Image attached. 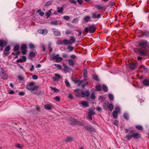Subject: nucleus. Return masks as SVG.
Returning <instances> with one entry per match:
<instances>
[{
    "instance_id": "f257e3e1",
    "label": "nucleus",
    "mask_w": 149,
    "mask_h": 149,
    "mask_svg": "<svg viewBox=\"0 0 149 149\" xmlns=\"http://www.w3.org/2000/svg\"><path fill=\"white\" fill-rule=\"evenodd\" d=\"M49 58L51 60L54 61L56 62L60 63L63 60L62 58L58 54H52L49 55Z\"/></svg>"
},
{
    "instance_id": "f03ea898",
    "label": "nucleus",
    "mask_w": 149,
    "mask_h": 149,
    "mask_svg": "<svg viewBox=\"0 0 149 149\" xmlns=\"http://www.w3.org/2000/svg\"><path fill=\"white\" fill-rule=\"evenodd\" d=\"M140 135L138 133H135L132 134L131 135L127 134L126 135L125 138L128 140L131 139L132 138H134L135 139H137L140 137Z\"/></svg>"
},
{
    "instance_id": "7ed1b4c3",
    "label": "nucleus",
    "mask_w": 149,
    "mask_h": 149,
    "mask_svg": "<svg viewBox=\"0 0 149 149\" xmlns=\"http://www.w3.org/2000/svg\"><path fill=\"white\" fill-rule=\"evenodd\" d=\"M96 28L94 26L90 25L88 27H86L85 28V31L87 33L89 31L90 33L94 32Z\"/></svg>"
},
{
    "instance_id": "20e7f679",
    "label": "nucleus",
    "mask_w": 149,
    "mask_h": 149,
    "mask_svg": "<svg viewBox=\"0 0 149 149\" xmlns=\"http://www.w3.org/2000/svg\"><path fill=\"white\" fill-rule=\"evenodd\" d=\"M34 83L33 82H30L26 86L27 89L33 91L36 88V86H34Z\"/></svg>"
},
{
    "instance_id": "39448f33",
    "label": "nucleus",
    "mask_w": 149,
    "mask_h": 149,
    "mask_svg": "<svg viewBox=\"0 0 149 149\" xmlns=\"http://www.w3.org/2000/svg\"><path fill=\"white\" fill-rule=\"evenodd\" d=\"M0 76L1 79L7 80L8 79V76L6 72L3 70H2L0 73Z\"/></svg>"
},
{
    "instance_id": "423d86ee",
    "label": "nucleus",
    "mask_w": 149,
    "mask_h": 149,
    "mask_svg": "<svg viewBox=\"0 0 149 149\" xmlns=\"http://www.w3.org/2000/svg\"><path fill=\"white\" fill-rule=\"evenodd\" d=\"M84 127L90 132H95L96 130L92 126L90 125H86L84 126Z\"/></svg>"
},
{
    "instance_id": "0eeeda50",
    "label": "nucleus",
    "mask_w": 149,
    "mask_h": 149,
    "mask_svg": "<svg viewBox=\"0 0 149 149\" xmlns=\"http://www.w3.org/2000/svg\"><path fill=\"white\" fill-rule=\"evenodd\" d=\"M88 84L86 79H84L80 81L78 84L79 86H81L82 87L84 88Z\"/></svg>"
},
{
    "instance_id": "6e6552de",
    "label": "nucleus",
    "mask_w": 149,
    "mask_h": 149,
    "mask_svg": "<svg viewBox=\"0 0 149 149\" xmlns=\"http://www.w3.org/2000/svg\"><path fill=\"white\" fill-rule=\"evenodd\" d=\"M82 97L88 96L89 95V92L88 90L82 91L81 92Z\"/></svg>"
},
{
    "instance_id": "1a4fd4ad",
    "label": "nucleus",
    "mask_w": 149,
    "mask_h": 149,
    "mask_svg": "<svg viewBox=\"0 0 149 149\" xmlns=\"http://www.w3.org/2000/svg\"><path fill=\"white\" fill-rule=\"evenodd\" d=\"M61 77L59 74H55L54 76L52 78V80L54 81H58Z\"/></svg>"
},
{
    "instance_id": "9d476101",
    "label": "nucleus",
    "mask_w": 149,
    "mask_h": 149,
    "mask_svg": "<svg viewBox=\"0 0 149 149\" xmlns=\"http://www.w3.org/2000/svg\"><path fill=\"white\" fill-rule=\"evenodd\" d=\"M38 32L43 35L46 34L47 33V31L46 29H39L38 31Z\"/></svg>"
},
{
    "instance_id": "9b49d317",
    "label": "nucleus",
    "mask_w": 149,
    "mask_h": 149,
    "mask_svg": "<svg viewBox=\"0 0 149 149\" xmlns=\"http://www.w3.org/2000/svg\"><path fill=\"white\" fill-rule=\"evenodd\" d=\"M63 65L64 68L63 69V71L65 73L68 72L70 70V68L67 66L66 64L65 63H63Z\"/></svg>"
},
{
    "instance_id": "f8f14e48",
    "label": "nucleus",
    "mask_w": 149,
    "mask_h": 149,
    "mask_svg": "<svg viewBox=\"0 0 149 149\" xmlns=\"http://www.w3.org/2000/svg\"><path fill=\"white\" fill-rule=\"evenodd\" d=\"M147 42L146 41L141 42L139 44V46L143 48H145Z\"/></svg>"
},
{
    "instance_id": "ddd939ff",
    "label": "nucleus",
    "mask_w": 149,
    "mask_h": 149,
    "mask_svg": "<svg viewBox=\"0 0 149 149\" xmlns=\"http://www.w3.org/2000/svg\"><path fill=\"white\" fill-rule=\"evenodd\" d=\"M79 104L80 105H82L85 107H88L89 106L88 103L87 102L83 101H81V102L79 103Z\"/></svg>"
},
{
    "instance_id": "4468645a",
    "label": "nucleus",
    "mask_w": 149,
    "mask_h": 149,
    "mask_svg": "<svg viewBox=\"0 0 149 149\" xmlns=\"http://www.w3.org/2000/svg\"><path fill=\"white\" fill-rule=\"evenodd\" d=\"M7 44V42L4 40H0V46L2 47H5Z\"/></svg>"
},
{
    "instance_id": "2eb2a0df",
    "label": "nucleus",
    "mask_w": 149,
    "mask_h": 149,
    "mask_svg": "<svg viewBox=\"0 0 149 149\" xmlns=\"http://www.w3.org/2000/svg\"><path fill=\"white\" fill-rule=\"evenodd\" d=\"M53 32L54 34L56 36H60L61 35L60 31H57L56 29H53Z\"/></svg>"
},
{
    "instance_id": "dca6fc26",
    "label": "nucleus",
    "mask_w": 149,
    "mask_h": 149,
    "mask_svg": "<svg viewBox=\"0 0 149 149\" xmlns=\"http://www.w3.org/2000/svg\"><path fill=\"white\" fill-rule=\"evenodd\" d=\"M26 58L24 56H22L21 58L17 60V61L18 63L23 62L26 61Z\"/></svg>"
},
{
    "instance_id": "f3484780",
    "label": "nucleus",
    "mask_w": 149,
    "mask_h": 149,
    "mask_svg": "<svg viewBox=\"0 0 149 149\" xmlns=\"http://www.w3.org/2000/svg\"><path fill=\"white\" fill-rule=\"evenodd\" d=\"M45 109L47 110H50L52 109V106L49 104H47L44 106Z\"/></svg>"
},
{
    "instance_id": "a211bd4d",
    "label": "nucleus",
    "mask_w": 149,
    "mask_h": 149,
    "mask_svg": "<svg viewBox=\"0 0 149 149\" xmlns=\"http://www.w3.org/2000/svg\"><path fill=\"white\" fill-rule=\"evenodd\" d=\"M139 53L141 55H144L146 54V52L142 49H140L139 50Z\"/></svg>"
},
{
    "instance_id": "6ab92c4d",
    "label": "nucleus",
    "mask_w": 149,
    "mask_h": 149,
    "mask_svg": "<svg viewBox=\"0 0 149 149\" xmlns=\"http://www.w3.org/2000/svg\"><path fill=\"white\" fill-rule=\"evenodd\" d=\"M100 14H96V13H93L92 15V17L93 18H97L100 17Z\"/></svg>"
},
{
    "instance_id": "aec40b11",
    "label": "nucleus",
    "mask_w": 149,
    "mask_h": 149,
    "mask_svg": "<svg viewBox=\"0 0 149 149\" xmlns=\"http://www.w3.org/2000/svg\"><path fill=\"white\" fill-rule=\"evenodd\" d=\"M50 24L53 25H57L58 24V21L56 20H54L50 22Z\"/></svg>"
},
{
    "instance_id": "412c9836",
    "label": "nucleus",
    "mask_w": 149,
    "mask_h": 149,
    "mask_svg": "<svg viewBox=\"0 0 149 149\" xmlns=\"http://www.w3.org/2000/svg\"><path fill=\"white\" fill-rule=\"evenodd\" d=\"M95 7L98 10L103 9L104 8V7L103 6H100L99 5H95Z\"/></svg>"
},
{
    "instance_id": "4be33fe9",
    "label": "nucleus",
    "mask_w": 149,
    "mask_h": 149,
    "mask_svg": "<svg viewBox=\"0 0 149 149\" xmlns=\"http://www.w3.org/2000/svg\"><path fill=\"white\" fill-rule=\"evenodd\" d=\"M73 139L71 136H68L66 138L65 140L66 142H69L71 141H72Z\"/></svg>"
},
{
    "instance_id": "5701e85b",
    "label": "nucleus",
    "mask_w": 149,
    "mask_h": 149,
    "mask_svg": "<svg viewBox=\"0 0 149 149\" xmlns=\"http://www.w3.org/2000/svg\"><path fill=\"white\" fill-rule=\"evenodd\" d=\"M143 83L144 85L146 86L149 85V80L148 79H145L143 81Z\"/></svg>"
},
{
    "instance_id": "b1692460",
    "label": "nucleus",
    "mask_w": 149,
    "mask_h": 149,
    "mask_svg": "<svg viewBox=\"0 0 149 149\" xmlns=\"http://www.w3.org/2000/svg\"><path fill=\"white\" fill-rule=\"evenodd\" d=\"M69 64L71 66H73L74 65V61L71 59L69 60H68Z\"/></svg>"
},
{
    "instance_id": "393cba45",
    "label": "nucleus",
    "mask_w": 149,
    "mask_h": 149,
    "mask_svg": "<svg viewBox=\"0 0 149 149\" xmlns=\"http://www.w3.org/2000/svg\"><path fill=\"white\" fill-rule=\"evenodd\" d=\"M108 108L109 110L111 111L113 108V105L112 104H109L108 106Z\"/></svg>"
},
{
    "instance_id": "a878e982",
    "label": "nucleus",
    "mask_w": 149,
    "mask_h": 149,
    "mask_svg": "<svg viewBox=\"0 0 149 149\" xmlns=\"http://www.w3.org/2000/svg\"><path fill=\"white\" fill-rule=\"evenodd\" d=\"M52 10V9H51L49 10L48 11V12L46 13V15L47 18L49 17L51 15V10Z\"/></svg>"
},
{
    "instance_id": "bb28decb",
    "label": "nucleus",
    "mask_w": 149,
    "mask_h": 149,
    "mask_svg": "<svg viewBox=\"0 0 149 149\" xmlns=\"http://www.w3.org/2000/svg\"><path fill=\"white\" fill-rule=\"evenodd\" d=\"M70 40L72 42V43H73L75 42L76 39L73 36H71L70 37Z\"/></svg>"
},
{
    "instance_id": "cd10ccee",
    "label": "nucleus",
    "mask_w": 149,
    "mask_h": 149,
    "mask_svg": "<svg viewBox=\"0 0 149 149\" xmlns=\"http://www.w3.org/2000/svg\"><path fill=\"white\" fill-rule=\"evenodd\" d=\"M102 88L105 91L107 92L108 91V88L106 85H103L102 86Z\"/></svg>"
},
{
    "instance_id": "c85d7f7f",
    "label": "nucleus",
    "mask_w": 149,
    "mask_h": 149,
    "mask_svg": "<svg viewBox=\"0 0 149 149\" xmlns=\"http://www.w3.org/2000/svg\"><path fill=\"white\" fill-rule=\"evenodd\" d=\"M118 113L113 111L112 113L113 116L114 118H116L117 117V115Z\"/></svg>"
},
{
    "instance_id": "c756f323",
    "label": "nucleus",
    "mask_w": 149,
    "mask_h": 149,
    "mask_svg": "<svg viewBox=\"0 0 149 149\" xmlns=\"http://www.w3.org/2000/svg\"><path fill=\"white\" fill-rule=\"evenodd\" d=\"M130 66L131 69H133L135 67V64L134 63H132L130 64Z\"/></svg>"
},
{
    "instance_id": "7c9ffc66",
    "label": "nucleus",
    "mask_w": 149,
    "mask_h": 149,
    "mask_svg": "<svg viewBox=\"0 0 149 149\" xmlns=\"http://www.w3.org/2000/svg\"><path fill=\"white\" fill-rule=\"evenodd\" d=\"M52 90L54 91V92L58 93L59 92V90L58 89H57L55 87H50Z\"/></svg>"
},
{
    "instance_id": "2f4dec72",
    "label": "nucleus",
    "mask_w": 149,
    "mask_h": 149,
    "mask_svg": "<svg viewBox=\"0 0 149 149\" xmlns=\"http://www.w3.org/2000/svg\"><path fill=\"white\" fill-rule=\"evenodd\" d=\"M139 68L140 69L143 71H145L146 70V68L144 66H140L139 67Z\"/></svg>"
},
{
    "instance_id": "473e14b6",
    "label": "nucleus",
    "mask_w": 149,
    "mask_h": 149,
    "mask_svg": "<svg viewBox=\"0 0 149 149\" xmlns=\"http://www.w3.org/2000/svg\"><path fill=\"white\" fill-rule=\"evenodd\" d=\"M87 71L86 70H84L83 75L84 78H86L87 76Z\"/></svg>"
},
{
    "instance_id": "72a5a7b5",
    "label": "nucleus",
    "mask_w": 149,
    "mask_h": 149,
    "mask_svg": "<svg viewBox=\"0 0 149 149\" xmlns=\"http://www.w3.org/2000/svg\"><path fill=\"white\" fill-rule=\"evenodd\" d=\"M90 17L88 16H87L85 17L84 18V20L86 22H88L90 20Z\"/></svg>"
},
{
    "instance_id": "f704fd0d",
    "label": "nucleus",
    "mask_w": 149,
    "mask_h": 149,
    "mask_svg": "<svg viewBox=\"0 0 149 149\" xmlns=\"http://www.w3.org/2000/svg\"><path fill=\"white\" fill-rule=\"evenodd\" d=\"M57 9L58 10L57 12L58 13H61L63 12V8L62 7L58 8Z\"/></svg>"
},
{
    "instance_id": "c9c22d12",
    "label": "nucleus",
    "mask_w": 149,
    "mask_h": 149,
    "mask_svg": "<svg viewBox=\"0 0 149 149\" xmlns=\"http://www.w3.org/2000/svg\"><path fill=\"white\" fill-rule=\"evenodd\" d=\"M115 111H116L118 113L120 112V108L118 107H116L115 108Z\"/></svg>"
},
{
    "instance_id": "e433bc0d",
    "label": "nucleus",
    "mask_w": 149,
    "mask_h": 149,
    "mask_svg": "<svg viewBox=\"0 0 149 149\" xmlns=\"http://www.w3.org/2000/svg\"><path fill=\"white\" fill-rule=\"evenodd\" d=\"M93 79L96 81H98L99 79L98 78L97 76L95 75H93Z\"/></svg>"
},
{
    "instance_id": "4c0bfd02",
    "label": "nucleus",
    "mask_w": 149,
    "mask_h": 149,
    "mask_svg": "<svg viewBox=\"0 0 149 149\" xmlns=\"http://www.w3.org/2000/svg\"><path fill=\"white\" fill-rule=\"evenodd\" d=\"M109 99L111 100H113V96L111 94L109 93L108 95Z\"/></svg>"
},
{
    "instance_id": "58836bf2",
    "label": "nucleus",
    "mask_w": 149,
    "mask_h": 149,
    "mask_svg": "<svg viewBox=\"0 0 149 149\" xmlns=\"http://www.w3.org/2000/svg\"><path fill=\"white\" fill-rule=\"evenodd\" d=\"M67 49L69 50L70 51H72L74 49V47L71 46H69L67 47Z\"/></svg>"
},
{
    "instance_id": "ea45409f",
    "label": "nucleus",
    "mask_w": 149,
    "mask_h": 149,
    "mask_svg": "<svg viewBox=\"0 0 149 149\" xmlns=\"http://www.w3.org/2000/svg\"><path fill=\"white\" fill-rule=\"evenodd\" d=\"M21 48L22 50H26V47L25 45H23L21 46Z\"/></svg>"
},
{
    "instance_id": "a19ab883",
    "label": "nucleus",
    "mask_w": 149,
    "mask_h": 149,
    "mask_svg": "<svg viewBox=\"0 0 149 149\" xmlns=\"http://www.w3.org/2000/svg\"><path fill=\"white\" fill-rule=\"evenodd\" d=\"M17 77L19 80L21 81L23 80L24 79V77L21 75H19Z\"/></svg>"
},
{
    "instance_id": "79ce46f5",
    "label": "nucleus",
    "mask_w": 149,
    "mask_h": 149,
    "mask_svg": "<svg viewBox=\"0 0 149 149\" xmlns=\"http://www.w3.org/2000/svg\"><path fill=\"white\" fill-rule=\"evenodd\" d=\"M54 65L59 69H61L62 68V66L60 64H54Z\"/></svg>"
},
{
    "instance_id": "37998d69",
    "label": "nucleus",
    "mask_w": 149,
    "mask_h": 149,
    "mask_svg": "<svg viewBox=\"0 0 149 149\" xmlns=\"http://www.w3.org/2000/svg\"><path fill=\"white\" fill-rule=\"evenodd\" d=\"M35 53L34 52H31L29 53V56L31 57H33L34 56Z\"/></svg>"
},
{
    "instance_id": "c03bdc74",
    "label": "nucleus",
    "mask_w": 149,
    "mask_h": 149,
    "mask_svg": "<svg viewBox=\"0 0 149 149\" xmlns=\"http://www.w3.org/2000/svg\"><path fill=\"white\" fill-rule=\"evenodd\" d=\"M136 128L139 130H141L142 129V127L140 125H137L136 126Z\"/></svg>"
},
{
    "instance_id": "a18cd8bd",
    "label": "nucleus",
    "mask_w": 149,
    "mask_h": 149,
    "mask_svg": "<svg viewBox=\"0 0 149 149\" xmlns=\"http://www.w3.org/2000/svg\"><path fill=\"white\" fill-rule=\"evenodd\" d=\"M124 117L127 120L128 119L129 116L127 113H124Z\"/></svg>"
},
{
    "instance_id": "49530a36",
    "label": "nucleus",
    "mask_w": 149,
    "mask_h": 149,
    "mask_svg": "<svg viewBox=\"0 0 149 149\" xmlns=\"http://www.w3.org/2000/svg\"><path fill=\"white\" fill-rule=\"evenodd\" d=\"M96 89L97 91H99L101 89V86L100 85H97L96 86Z\"/></svg>"
},
{
    "instance_id": "de8ad7c7",
    "label": "nucleus",
    "mask_w": 149,
    "mask_h": 149,
    "mask_svg": "<svg viewBox=\"0 0 149 149\" xmlns=\"http://www.w3.org/2000/svg\"><path fill=\"white\" fill-rule=\"evenodd\" d=\"M54 99L57 101H59L60 100V98L59 97L57 96L54 97Z\"/></svg>"
},
{
    "instance_id": "09e8293b",
    "label": "nucleus",
    "mask_w": 149,
    "mask_h": 149,
    "mask_svg": "<svg viewBox=\"0 0 149 149\" xmlns=\"http://www.w3.org/2000/svg\"><path fill=\"white\" fill-rule=\"evenodd\" d=\"M10 49V47L9 46H7L5 49V50L6 51H9Z\"/></svg>"
},
{
    "instance_id": "8fccbe9b",
    "label": "nucleus",
    "mask_w": 149,
    "mask_h": 149,
    "mask_svg": "<svg viewBox=\"0 0 149 149\" xmlns=\"http://www.w3.org/2000/svg\"><path fill=\"white\" fill-rule=\"evenodd\" d=\"M65 84L66 85L67 87H68L70 86V84L69 83V82L68 81V80H65Z\"/></svg>"
},
{
    "instance_id": "3c124183",
    "label": "nucleus",
    "mask_w": 149,
    "mask_h": 149,
    "mask_svg": "<svg viewBox=\"0 0 149 149\" xmlns=\"http://www.w3.org/2000/svg\"><path fill=\"white\" fill-rule=\"evenodd\" d=\"M19 46L18 45H16L14 47V49L15 51H17L19 50Z\"/></svg>"
},
{
    "instance_id": "603ef678",
    "label": "nucleus",
    "mask_w": 149,
    "mask_h": 149,
    "mask_svg": "<svg viewBox=\"0 0 149 149\" xmlns=\"http://www.w3.org/2000/svg\"><path fill=\"white\" fill-rule=\"evenodd\" d=\"M32 78L34 80L37 79L38 78L37 76L35 74L33 75L32 76Z\"/></svg>"
},
{
    "instance_id": "864d4df0",
    "label": "nucleus",
    "mask_w": 149,
    "mask_h": 149,
    "mask_svg": "<svg viewBox=\"0 0 149 149\" xmlns=\"http://www.w3.org/2000/svg\"><path fill=\"white\" fill-rule=\"evenodd\" d=\"M63 18L66 20H68L70 19V17L68 16H65L63 17Z\"/></svg>"
},
{
    "instance_id": "5fc2aeb1",
    "label": "nucleus",
    "mask_w": 149,
    "mask_h": 149,
    "mask_svg": "<svg viewBox=\"0 0 149 149\" xmlns=\"http://www.w3.org/2000/svg\"><path fill=\"white\" fill-rule=\"evenodd\" d=\"M95 114V112H93V111L91 110L88 113V114L92 116L93 115Z\"/></svg>"
},
{
    "instance_id": "6e6d98bb",
    "label": "nucleus",
    "mask_w": 149,
    "mask_h": 149,
    "mask_svg": "<svg viewBox=\"0 0 149 149\" xmlns=\"http://www.w3.org/2000/svg\"><path fill=\"white\" fill-rule=\"evenodd\" d=\"M52 2L51 1H49L47 2L45 5L46 6H49L52 4Z\"/></svg>"
},
{
    "instance_id": "4d7b16f0",
    "label": "nucleus",
    "mask_w": 149,
    "mask_h": 149,
    "mask_svg": "<svg viewBox=\"0 0 149 149\" xmlns=\"http://www.w3.org/2000/svg\"><path fill=\"white\" fill-rule=\"evenodd\" d=\"M72 31L70 30H68L65 31V33L66 35H69L71 33Z\"/></svg>"
},
{
    "instance_id": "13d9d810",
    "label": "nucleus",
    "mask_w": 149,
    "mask_h": 149,
    "mask_svg": "<svg viewBox=\"0 0 149 149\" xmlns=\"http://www.w3.org/2000/svg\"><path fill=\"white\" fill-rule=\"evenodd\" d=\"M64 45L67 44L68 40L66 39H63V40Z\"/></svg>"
},
{
    "instance_id": "bf43d9fd",
    "label": "nucleus",
    "mask_w": 149,
    "mask_h": 149,
    "mask_svg": "<svg viewBox=\"0 0 149 149\" xmlns=\"http://www.w3.org/2000/svg\"><path fill=\"white\" fill-rule=\"evenodd\" d=\"M29 47L31 49H33L35 47L34 45L32 44H29Z\"/></svg>"
},
{
    "instance_id": "052dcab7",
    "label": "nucleus",
    "mask_w": 149,
    "mask_h": 149,
    "mask_svg": "<svg viewBox=\"0 0 149 149\" xmlns=\"http://www.w3.org/2000/svg\"><path fill=\"white\" fill-rule=\"evenodd\" d=\"M15 146L19 148L20 149L22 148V146H21L20 144H16Z\"/></svg>"
},
{
    "instance_id": "680f3d73",
    "label": "nucleus",
    "mask_w": 149,
    "mask_h": 149,
    "mask_svg": "<svg viewBox=\"0 0 149 149\" xmlns=\"http://www.w3.org/2000/svg\"><path fill=\"white\" fill-rule=\"evenodd\" d=\"M68 97L69 98L72 99L73 98V96L72 94L69 93L68 95Z\"/></svg>"
},
{
    "instance_id": "e2e57ef3",
    "label": "nucleus",
    "mask_w": 149,
    "mask_h": 149,
    "mask_svg": "<svg viewBox=\"0 0 149 149\" xmlns=\"http://www.w3.org/2000/svg\"><path fill=\"white\" fill-rule=\"evenodd\" d=\"M72 3H73L74 4H76L77 3V2L75 0H69Z\"/></svg>"
},
{
    "instance_id": "0e129e2a",
    "label": "nucleus",
    "mask_w": 149,
    "mask_h": 149,
    "mask_svg": "<svg viewBox=\"0 0 149 149\" xmlns=\"http://www.w3.org/2000/svg\"><path fill=\"white\" fill-rule=\"evenodd\" d=\"M78 20V19L77 18L74 19L72 21L73 23H75L76 21L77 22Z\"/></svg>"
},
{
    "instance_id": "69168bd1",
    "label": "nucleus",
    "mask_w": 149,
    "mask_h": 149,
    "mask_svg": "<svg viewBox=\"0 0 149 149\" xmlns=\"http://www.w3.org/2000/svg\"><path fill=\"white\" fill-rule=\"evenodd\" d=\"M91 98L92 99H94L95 97V94L94 93H92L91 94Z\"/></svg>"
},
{
    "instance_id": "338daca9",
    "label": "nucleus",
    "mask_w": 149,
    "mask_h": 149,
    "mask_svg": "<svg viewBox=\"0 0 149 149\" xmlns=\"http://www.w3.org/2000/svg\"><path fill=\"white\" fill-rule=\"evenodd\" d=\"M19 94L20 95H23L24 94V93L23 91H20L19 92Z\"/></svg>"
},
{
    "instance_id": "774afa93",
    "label": "nucleus",
    "mask_w": 149,
    "mask_h": 149,
    "mask_svg": "<svg viewBox=\"0 0 149 149\" xmlns=\"http://www.w3.org/2000/svg\"><path fill=\"white\" fill-rule=\"evenodd\" d=\"M80 81L78 79H75L74 80V82L76 83H79V82Z\"/></svg>"
}]
</instances>
